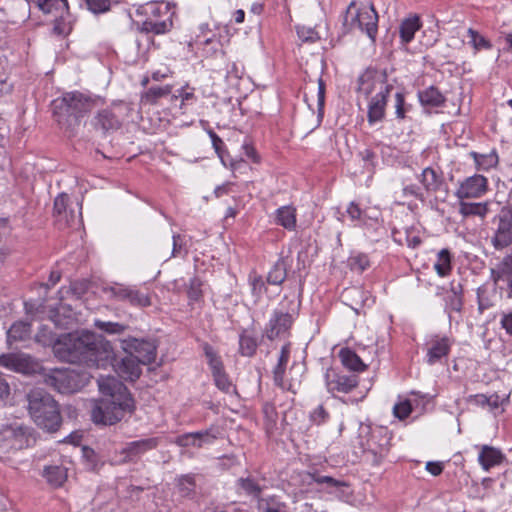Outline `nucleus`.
<instances>
[{
  "mask_svg": "<svg viewBox=\"0 0 512 512\" xmlns=\"http://www.w3.org/2000/svg\"><path fill=\"white\" fill-rule=\"evenodd\" d=\"M101 397L94 401L91 419L97 425H114L131 417L135 410V401L127 387L113 376L97 379Z\"/></svg>",
  "mask_w": 512,
  "mask_h": 512,
  "instance_id": "1",
  "label": "nucleus"
},
{
  "mask_svg": "<svg viewBox=\"0 0 512 512\" xmlns=\"http://www.w3.org/2000/svg\"><path fill=\"white\" fill-rule=\"evenodd\" d=\"M106 344L93 332L81 331L59 336L55 356L65 362L97 367L107 352Z\"/></svg>",
  "mask_w": 512,
  "mask_h": 512,
  "instance_id": "2",
  "label": "nucleus"
},
{
  "mask_svg": "<svg viewBox=\"0 0 512 512\" xmlns=\"http://www.w3.org/2000/svg\"><path fill=\"white\" fill-rule=\"evenodd\" d=\"M104 101L99 96L72 91L64 93L53 102L54 114L59 125L67 129L79 123V119Z\"/></svg>",
  "mask_w": 512,
  "mask_h": 512,
  "instance_id": "3",
  "label": "nucleus"
},
{
  "mask_svg": "<svg viewBox=\"0 0 512 512\" xmlns=\"http://www.w3.org/2000/svg\"><path fill=\"white\" fill-rule=\"evenodd\" d=\"M27 400L29 414L38 427L48 432H56L60 428L59 405L49 393L35 388L27 394Z\"/></svg>",
  "mask_w": 512,
  "mask_h": 512,
  "instance_id": "4",
  "label": "nucleus"
},
{
  "mask_svg": "<svg viewBox=\"0 0 512 512\" xmlns=\"http://www.w3.org/2000/svg\"><path fill=\"white\" fill-rule=\"evenodd\" d=\"M377 86H379V92L371 98L368 105V122L370 124L384 119L387 98L393 90V86L385 84L381 80H373L370 75H362L359 78L358 90L366 96L377 88Z\"/></svg>",
  "mask_w": 512,
  "mask_h": 512,
  "instance_id": "5",
  "label": "nucleus"
},
{
  "mask_svg": "<svg viewBox=\"0 0 512 512\" xmlns=\"http://www.w3.org/2000/svg\"><path fill=\"white\" fill-rule=\"evenodd\" d=\"M378 14L373 5L356 8L352 1L346 9L343 27L346 32L359 29L374 41L377 35Z\"/></svg>",
  "mask_w": 512,
  "mask_h": 512,
  "instance_id": "6",
  "label": "nucleus"
},
{
  "mask_svg": "<svg viewBox=\"0 0 512 512\" xmlns=\"http://www.w3.org/2000/svg\"><path fill=\"white\" fill-rule=\"evenodd\" d=\"M128 107L122 102L113 103L109 107L99 110L91 120V124L96 131L106 135L121 129L125 112Z\"/></svg>",
  "mask_w": 512,
  "mask_h": 512,
  "instance_id": "7",
  "label": "nucleus"
},
{
  "mask_svg": "<svg viewBox=\"0 0 512 512\" xmlns=\"http://www.w3.org/2000/svg\"><path fill=\"white\" fill-rule=\"evenodd\" d=\"M32 442L35 439L27 427L15 423L0 429V448L4 450H21L29 447Z\"/></svg>",
  "mask_w": 512,
  "mask_h": 512,
  "instance_id": "8",
  "label": "nucleus"
},
{
  "mask_svg": "<svg viewBox=\"0 0 512 512\" xmlns=\"http://www.w3.org/2000/svg\"><path fill=\"white\" fill-rule=\"evenodd\" d=\"M162 442L161 437H148L126 443L116 451L119 464L137 463L142 455L155 450Z\"/></svg>",
  "mask_w": 512,
  "mask_h": 512,
  "instance_id": "9",
  "label": "nucleus"
},
{
  "mask_svg": "<svg viewBox=\"0 0 512 512\" xmlns=\"http://www.w3.org/2000/svg\"><path fill=\"white\" fill-rule=\"evenodd\" d=\"M67 194H60L54 201V217L59 228L76 227L82 223L81 204L69 205Z\"/></svg>",
  "mask_w": 512,
  "mask_h": 512,
  "instance_id": "10",
  "label": "nucleus"
},
{
  "mask_svg": "<svg viewBox=\"0 0 512 512\" xmlns=\"http://www.w3.org/2000/svg\"><path fill=\"white\" fill-rule=\"evenodd\" d=\"M296 307L290 311L276 309L265 328V335L269 340L285 338L289 335L290 329L296 315Z\"/></svg>",
  "mask_w": 512,
  "mask_h": 512,
  "instance_id": "11",
  "label": "nucleus"
},
{
  "mask_svg": "<svg viewBox=\"0 0 512 512\" xmlns=\"http://www.w3.org/2000/svg\"><path fill=\"white\" fill-rule=\"evenodd\" d=\"M497 219V228L491 242L496 249L501 250L512 244V207H503Z\"/></svg>",
  "mask_w": 512,
  "mask_h": 512,
  "instance_id": "12",
  "label": "nucleus"
},
{
  "mask_svg": "<svg viewBox=\"0 0 512 512\" xmlns=\"http://www.w3.org/2000/svg\"><path fill=\"white\" fill-rule=\"evenodd\" d=\"M43 381L59 393H72L78 388L76 374L68 369H53L44 375Z\"/></svg>",
  "mask_w": 512,
  "mask_h": 512,
  "instance_id": "13",
  "label": "nucleus"
},
{
  "mask_svg": "<svg viewBox=\"0 0 512 512\" xmlns=\"http://www.w3.org/2000/svg\"><path fill=\"white\" fill-rule=\"evenodd\" d=\"M123 349L144 365L152 363L156 358V345L148 340L137 338L124 340Z\"/></svg>",
  "mask_w": 512,
  "mask_h": 512,
  "instance_id": "14",
  "label": "nucleus"
},
{
  "mask_svg": "<svg viewBox=\"0 0 512 512\" xmlns=\"http://www.w3.org/2000/svg\"><path fill=\"white\" fill-rule=\"evenodd\" d=\"M488 189L487 178L480 174H475L466 178L456 191L459 199L479 198L486 193Z\"/></svg>",
  "mask_w": 512,
  "mask_h": 512,
  "instance_id": "15",
  "label": "nucleus"
},
{
  "mask_svg": "<svg viewBox=\"0 0 512 512\" xmlns=\"http://www.w3.org/2000/svg\"><path fill=\"white\" fill-rule=\"evenodd\" d=\"M111 296L117 300H126L131 305L147 307L151 305L150 297L139 290L123 285H115L106 289Z\"/></svg>",
  "mask_w": 512,
  "mask_h": 512,
  "instance_id": "16",
  "label": "nucleus"
},
{
  "mask_svg": "<svg viewBox=\"0 0 512 512\" xmlns=\"http://www.w3.org/2000/svg\"><path fill=\"white\" fill-rule=\"evenodd\" d=\"M325 382L330 393H349L358 385L357 376L338 375L334 370H327Z\"/></svg>",
  "mask_w": 512,
  "mask_h": 512,
  "instance_id": "17",
  "label": "nucleus"
},
{
  "mask_svg": "<svg viewBox=\"0 0 512 512\" xmlns=\"http://www.w3.org/2000/svg\"><path fill=\"white\" fill-rule=\"evenodd\" d=\"M158 254L162 259L166 261L175 257H185L188 254L186 248V242L184 236L180 234H174L172 237V249L170 251L169 242L160 245Z\"/></svg>",
  "mask_w": 512,
  "mask_h": 512,
  "instance_id": "18",
  "label": "nucleus"
},
{
  "mask_svg": "<svg viewBox=\"0 0 512 512\" xmlns=\"http://www.w3.org/2000/svg\"><path fill=\"white\" fill-rule=\"evenodd\" d=\"M217 436L211 430L186 433L176 438L175 443L181 447H201L204 443H212Z\"/></svg>",
  "mask_w": 512,
  "mask_h": 512,
  "instance_id": "19",
  "label": "nucleus"
},
{
  "mask_svg": "<svg viewBox=\"0 0 512 512\" xmlns=\"http://www.w3.org/2000/svg\"><path fill=\"white\" fill-rule=\"evenodd\" d=\"M491 278L494 283H498L500 280L505 281L512 292V250L495 268L491 269Z\"/></svg>",
  "mask_w": 512,
  "mask_h": 512,
  "instance_id": "20",
  "label": "nucleus"
},
{
  "mask_svg": "<svg viewBox=\"0 0 512 512\" xmlns=\"http://www.w3.org/2000/svg\"><path fill=\"white\" fill-rule=\"evenodd\" d=\"M30 3L38 7L44 14H50L55 19L63 18L67 13V0H29Z\"/></svg>",
  "mask_w": 512,
  "mask_h": 512,
  "instance_id": "21",
  "label": "nucleus"
},
{
  "mask_svg": "<svg viewBox=\"0 0 512 512\" xmlns=\"http://www.w3.org/2000/svg\"><path fill=\"white\" fill-rule=\"evenodd\" d=\"M504 458V454L499 449L483 445L478 456V461L482 468L488 471L491 467L501 464Z\"/></svg>",
  "mask_w": 512,
  "mask_h": 512,
  "instance_id": "22",
  "label": "nucleus"
},
{
  "mask_svg": "<svg viewBox=\"0 0 512 512\" xmlns=\"http://www.w3.org/2000/svg\"><path fill=\"white\" fill-rule=\"evenodd\" d=\"M140 364H142L140 361L128 354V356L123 358L118 364L117 372L122 378L134 381L138 379L141 374Z\"/></svg>",
  "mask_w": 512,
  "mask_h": 512,
  "instance_id": "23",
  "label": "nucleus"
},
{
  "mask_svg": "<svg viewBox=\"0 0 512 512\" xmlns=\"http://www.w3.org/2000/svg\"><path fill=\"white\" fill-rule=\"evenodd\" d=\"M450 341L447 337L436 338L431 341V346L427 352V362L430 365L440 361L443 357H446L450 352Z\"/></svg>",
  "mask_w": 512,
  "mask_h": 512,
  "instance_id": "24",
  "label": "nucleus"
},
{
  "mask_svg": "<svg viewBox=\"0 0 512 512\" xmlns=\"http://www.w3.org/2000/svg\"><path fill=\"white\" fill-rule=\"evenodd\" d=\"M418 98L422 106L431 108L441 107L446 101V97L435 86L419 91Z\"/></svg>",
  "mask_w": 512,
  "mask_h": 512,
  "instance_id": "25",
  "label": "nucleus"
},
{
  "mask_svg": "<svg viewBox=\"0 0 512 512\" xmlns=\"http://www.w3.org/2000/svg\"><path fill=\"white\" fill-rule=\"evenodd\" d=\"M421 28V22L418 15L405 18L399 27L400 38L403 43H409L414 38L415 32Z\"/></svg>",
  "mask_w": 512,
  "mask_h": 512,
  "instance_id": "26",
  "label": "nucleus"
},
{
  "mask_svg": "<svg viewBox=\"0 0 512 512\" xmlns=\"http://www.w3.org/2000/svg\"><path fill=\"white\" fill-rule=\"evenodd\" d=\"M172 26L171 19L166 16L164 19H154L147 17V19L141 25V31L153 34H163L170 30Z\"/></svg>",
  "mask_w": 512,
  "mask_h": 512,
  "instance_id": "27",
  "label": "nucleus"
},
{
  "mask_svg": "<svg viewBox=\"0 0 512 512\" xmlns=\"http://www.w3.org/2000/svg\"><path fill=\"white\" fill-rule=\"evenodd\" d=\"M277 224L285 229L292 230L296 226V209L292 206H283L276 213Z\"/></svg>",
  "mask_w": 512,
  "mask_h": 512,
  "instance_id": "28",
  "label": "nucleus"
},
{
  "mask_svg": "<svg viewBox=\"0 0 512 512\" xmlns=\"http://www.w3.org/2000/svg\"><path fill=\"white\" fill-rule=\"evenodd\" d=\"M43 476L54 487H60L67 479V471L62 466H47Z\"/></svg>",
  "mask_w": 512,
  "mask_h": 512,
  "instance_id": "29",
  "label": "nucleus"
},
{
  "mask_svg": "<svg viewBox=\"0 0 512 512\" xmlns=\"http://www.w3.org/2000/svg\"><path fill=\"white\" fill-rule=\"evenodd\" d=\"M237 486L246 495L251 496L259 501L261 498L262 487L251 476L241 477L237 480Z\"/></svg>",
  "mask_w": 512,
  "mask_h": 512,
  "instance_id": "30",
  "label": "nucleus"
},
{
  "mask_svg": "<svg viewBox=\"0 0 512 512\" xmlns=\"http://www.w3.org/2000/svg\"><path fill=\"white\" fill-rule=\"evenodd\" d=\"M31 333V324L27 321H17L8 330V341H22L27 339Z\"/></svg>",
  "mask_w": 512,
  "mask_h": 512,
  "instance_id": "31",
  "label": "nucleus"
},
{
  "mask_svg": "<svg viewBox=\"0 0 512 512\" xmlns=\"http://www.w3.org/2000/svg\"><path fill=\"white\" fill-rule=\"evenodd\" d=\"M340 358L343 365L350 370L360 372L366 369V365L361 358L352 350L342 349L340 351Z\"/></svg>",
  "mask_w": 512,
  "mask_h": 512,
  "instance_id": "32",
  "label": "nucleus"
},
{
  "mask_svg": "<svg viewBox=\"0 0 512 512\" xmlns=\"http://www.w3.org/2000/svg\"><path fill=\"white\" fill-rule=\"evenodd\" d=\"M452 256L448 249H442L437 254V261L434 264V269L440 277H446L452 270Z\"/></svg>",
  "mask_w": 512,
  "mask_h": 512,
  "instance_id": "33",
  "label": "nucleus"
},
{
  "mask_svg": "<svg viewBox=\"0 0 512 512\" xmlns=\"http://www.w3.org/2000/svg\"><path fill=\"white\" fill-rule=\"evenodd\" d=\"M421 182L428 192L437 191L441 184V176L433 168H425L421 174Z\"/></svg>",
  "mask_w": 512,
  "mask_h": 512,
  "instance_id": "34",
  "label": "nucleus"
},
{
  "mask_svg": "<svg viewBox=\"0 0 512 512\" xmlns=\"http://www.w3.org/2000/svg\"><path fill=\"white\" fill-rule=\"evenodd\" d=\"M171 93V86H152L142 96L141 103L154 105L157 101Z\"/></svg>",
  "mask_w": 512,
  "mask_h": 512,
  "instance_id": "35",
  "label": "nucleus"
},
{
  "mask_svg": "<svg viewBox=\"0 0 512 512\" xmlns=\"http://www.w3.org/2000/svg\"><path fill=\"white\" fill-rule=\"evenodd\" d=\"M287 276V267L283 259H279L267 275V282L272 285H280Z\"/></svg>",
  "mask_w": 512,
  "mask_h": 512,
  "instance_id": "36",
  "label": "nucleus"
},
{
  "mask_svg": "<svg viewBox=\"0 0 512 512\" xmlns=\"http://www.w3.org/2000/svg\"><path fill=\"white\" fill-rule=\"evenodd\" d=\"M145 14L148 17H152L154 19H164L168 16V19H171V11L166 3H148L145 8Z\"/></svg>",
  "mask_w": 512,
  "mask_h": 512,
  "instance_id": "37",
  "label": "nucleus"
},
{
  "mask_svg": "<svg viewBox=\"0 0 512 512\" xmlns=\"http://www.w3.org/2000/svg\"><path fill=\"white\" fill-rule=\"evenodd\" d=\"M470 155L473 157L478 169L487 170L496 166L498 163V155L495 151H491L487 154L471 152Z\"/></svg>",
  "mask_w": 512,
  "mask_h": 512,
  "instance_id": "38",
  "label": "nucleus"
},
{
  "mask_svg": "<svg viewBox=\"0 0 512 512\" xmlns=\"http://www.w3.org/2000/svg\"><path fill=\"white\" fill-rule=\"evenodd\" d=\"M460 213L463 216L484 217L488 213V203H466L460 204Z\"/></svg>",
  "mask_w": 512,
  "mask_h": 512,
  "instance_id": "39",
  "label": "nucleus"
},
{
  "mask_svg": "<svg viewBox=\"0 0 512 512\" xmlns=\"http://www.w3.org/2000/svg\"><path fill=\"white\" fill-rule=\"evenodd\" d=\"M35 340L43 346H52L55 352V344L58 342L59 337H57L48 326L43 325L36 333Z\"/></svg>",
  "mask_w": 512,
  "mask_h": 512,
  "instance_id": "40",
  "label": "nucleus"
},
{
  "mask_svg": "<svg viewBox=\"0 0 512 512\" xmlns=\"http://www.w3.org/2000/svg\"><path fill=\"white\" fill-rule=\"evenodd\" d=\"M258 347L256 338L246 333L241 334L239 339V351L241 355L251 357L255 354Z\"/></svg>",
  "mask_w": 512,
  "mask_h": 512,
  "instance_id": "41",
  "label": "nucleus"
},
{
  "mask_svg": "<svg viewBox=\"0 0 512 512\" xmlns=\"http://www.w3.org/2000/svg\"><path fill=\"white\" fill-rule=\"evenodd\" d=\"M65 311V306H61L51 315V320L54 322L56 327L69 328L75 322V317L71 314L66 315Z\"/></svg>",
  "mask_w": 512,
  "mask_h": 512,
  "instance_id": "42",
  "label": "nucleus"
},
{
  "mask_svg": "<svg viewBox=\"0 0 512 512\" xmlns=\"http://www.w3.org/2000/svg\"><path fill=\"white\" fill-rule=\"evenodd\" d=\"M205 355L208 358V362L210 365V368L212 370V374H218L220 372L224 371L223 363L220 359V357L214 352L211 346L206 345L205 348Z\"/></svg>",
  "mask_w": 512,
  "mask_h": 512,
  "instance_id": "43",
  "label": "nucleus"
},
{
  "mask_svg": "<svg viewBox=\"0 0 512 512\" xmlns=\"http://www.w3.org/2000/svg\"><path fill=\"white\" fill-rule=\"evenodd\" d=\"M469 37H470V43L474 47L475 50H481V49H490L492 47V44L489 40H487L484 36L480 35L476 30L473 28H469L467 31Z\"/></svg>",
  "mask_w": 512,
  "mask_h": 512,
  "instance_id": "44",
  "label": "nucleus"
},
{
  "mask_svg": "<svg viewBox=\"0 0 512 512\" xmlns=\"http://www.w3.org/2000/svg\"><path fill=\"white\" fill-rule=\"evenodd\" d=\"M95 327L99 330L104 331L108 334H121L123 333L127 326L117 323V322H105L101 320L95 321Z\"/></svg>",
  "mask_w": 512,
  "mask_h": 512,
  "instance_id": "45",
  "label": "nucleus"
},
{
  "mask_svg": "<svg viewBox=\"0 0 512 512\" xmlns=\"http://www.w3.org/2000/svg\"><path fill=\"white\" fill-rule=\"evenodd\" d=\"M196 484L195 480L192 476L186 475L182 476L178 480V489L182 496L189 497L194 493Z\"/></svg>",
  "mask_w": 512,
  "mask_h": 512,
  "instance_id": "46",
  "label": "nucleus"
},
{
  "mask_svg": "<svg viewBox=\"0 0 512 512\" xmlns=\"http://www.w3.org/2000/svg\"><path fill=\"white\" fill-rule=\"evenodd\" d=\"M251 292L254 298V303H257L262 294L266 291L263 278L258 275L250 276Z\"/></svg>",
  "mask_w": 512,
  "mask_h": 512,
  "instance_id": "47",
  "label": "nucleus"
},
{
  "mask_svg": "<svg viewBox=\"0 0 512 512\" xmlns=\"http://www.w3.org/2000/svg\"><path fill=\"white\" fill-rule=\"evenodd\" d=\"M263 413L266 420V429L272 430L277 423L278 414L273 404L265 403L263 406Z\"/></svg>",
  "mask_w": 512,
  "mask_h": 512,
  "instance_id": "48",
  "label": "nucleus"
},
{
  "mask_svg": "<svg viewBox=\"0 0 512 512\" xmlns=\"http://www.w3.org/2000/svg\"><path fill=\"white\" fill-rule=\"evenodd\" d=\"M112 2H119V0H86L89 10L95 14L108 11Z\"/></svg>",
  "mask_w": 512,
  "mask_h": 512,
  "instance_id": "49",
  "label": "nucleus"
},
{
  "mask_svg": "<svg viewBox=\"0 0 512 512\" xmlns=\"http://www.w3.org/2000/svg\"><path fill=\"white\" fill-rule=\"evenodd\" d=\"M286 366L287 365H282V364L277 363L276 367L273 370L274 383L282 389H287V390H290L293 393H295V391L293 390L292 384H289L288 386H286V384L284 382V374H285Z\"/></svg>",
  "mask_w": 512,
  "mask_h": 512,
  "instance_id": "50",
  "label": "nucleus"
},
{
  "mask_svg": "<svg viewBox=\"0 0 512 512\" xmlns=\"http://www.w3.org/2000/svg\"><path fill=\"white\" fill-rule=\"evenodd\" d=\"M463 308V297L455 296V295H447L445 309L449 314V318L451 319V312L460 313Z\"/></svg>",
  "mask_w": 512,
  "mask_h": 512,
  "instance_id": "51",
  "label": "nucleus"
},
{
  "mask_svg": "<svg viewBox=\"0 0 512 512\" xmlns=\"http://www.w3.org/2000/svg\"><path fill=\"white\" fill-rule=\"evenodd\" d=\"M202 282L199 278L194 277L190 280L187 296L190 301H199L202 297Z\"/></svg>",
  "mask_w": 512,
  "mask_h": 512,
  "instance_id": "52",
  "label": "nucleus"
},
{
  "mask_svg": "<svg viewBox=\"0 0 512 512\" xmlns=\"http://www.w3.org/2000/svg\"><path fill=\"white\" fill-rule=\"evenodd\" d=\"M370 262L366 255L358 254L349 259V265L352 270L363 272L368 266Z\"/></svg>",
  "mask_w": 512,
  "mask_h": 512,
  "instance_id": "53",
  "label": "nucleus"
},
{
  "mask_svg": "<svg viewBox=\"0 0 512 512\" xmlns=\"http://www.w3.org/2000/svg\"><path fill=\"white\" fill-rule=\"evenodd\" d=\"M311 478H312L313 482H315L317 484H326L329 487L338 488V487L347 485L345 482L334 479L333 477H330V476L312 474Z\"/></svg>",
  "mask_w": 512,
  "mask_h": 512,
  "instance_id": "54",
  "label": "nucleus"
},
{
  "mask_svg": "<svg viewBox=\"0 0 512 512\" xmlns=\"http://www.w3.org/2000/svg\"><path fill=\"white\" fill-rule=\"evenodd\" d=\"M477 300L478 310L480 311V313H483L485 310L493 306L492 301L487 295V290L484 287H479L477 289Z\"/></svg>",
  "mask_w": 512,
  "mask_h": 512,
  "instance_id": "55",
  "label": "nucleus"
},
{
  "mask_svg": "<svg viewBox=\"0 0 512 512\" xmlns=\"http://www.w3.org/2000/svg\"><path fill=\"white\" fill-rule=\"evenodd\" d=\"M395 417L403 420L412 412L411 404L408 400L395 404L393 407Z\"/></svg>",
  "mask_w": 512,
  "mask_h": 512,
  "instance_id": "56",
  "label": "nucleus"
},
{
  "mask_svg": "<svg viewBox=\"0 0 512 512\" xmlns=\"http://www.w3.org/2000/svg\"><path fill=\"white\" fill-rule=\"evenodd\" d=\"M213 377H214L216 386L220 390L228 392L231 389L232 383L230 382L228 376L226 375V373L224 371L213 375Z\"/></svg>",
  "mask_w": 512,
  "mask_h": 512,
  "instance_id": "57",
  "label": "nucleus"
},
{
  "mask_svg": "<svg viewBox=\"0 0 512 512\" xmlns=\"http://www.w3.org/2000/svg\"><path fill=\"white\" fill-rule=\"evenodd\" d=\"M317 105L318 115L323 116L324 104H325V83L322 78L318 79V94H317Z\"/></svg>",
  "mask_w": 512,
  "mask_h": 512,
  "instance_id": "58",
  "label": "nucleus"
},
{
  "mask_svg": "<svg viewBox=\"0 0 512 512\" xmlns=\"http://www.w3.org/2000/svg\"><path fill=\"white\" fill-rule=\"evenodd\" d=\"M404 94L401 92H397L395 94V109H396V116L399 119H403L405 117V109H404Z\"/></svg>",
  "mask_w": 512,
  "mask_h": 512,
  "instance_id": "59",
  "label": "nucleus"
},
{
  "mask_svg": "<svg viewBox=\"0 0 512 512\" xmlns=\"http://www.w3.org/2000/svg\"><path fill=\"white\" fill-rule=\"evenodd\" d=\"M328 413L323 406H318L310 415L311 420L319 425L326 420Z\"/></svg>",
  "mask_w": 512,
  "mask_h": 512,
  "instance_id": "60",
  "label": "nucleus"
},
{
  "mask_svg": "<svg viewBox=\"0 0 512 512\" xmlns=\"http://www.w3.org/2000/svg\"><path fill=\"white\" fill-rule=\"evenodd\" d=\"M275 497H269L267 499H259L258 501V509L261 512H279L278 509L271 507L270 505L274 503Z\"/></svg>",
  "mask_w": 512,
  "mask_h": 512,
  "instance_id": "61",
  "label": "nucleus"
},
{
  "mask_svg": "<svg viewBox=\"0 0 512 512\" xmlns=\"http://www.w3.org/2000/svg\"><path fill=\"white\" fill-rule=\"evenodd\" d=\"M500 324L506 333L512 336V311L502 314Z\"/></svg>",
  "mask_w": 512,
  "mask_h": 512,
  "instance_id": "62",
  "label": "nucleus"
},
{
  "mask_svg": "<svg viewBox=\"0 0 512 512\" xmlns=\"http://www.w3.org/2000/svg\"><path fill=\"white\" fill-rule=\"evenodd\" d=\"M83 455L87 459V461L89 462L90 467L92 469H97V467H98V459H97V455L94 452V450L91 449V448L85 447L83 449Z\"/></svg>",
  "mask_w": 512,
  "mask_h": 512,
  "instance_id": "63",
  "label": "nucleus"
},
{
  "mask_svg": "<svg viewBox=\"0 0 512 512\" xmlns=\"http://www.w3.org/2000/svg\"><path fill=\"white\" fill-rule=\"evenodd\" d=\"M298 36L303 39L304 41H315L317 39V33L312 30L308 29L305 30L304 28L298 29Z\"/></svg>",
  "mask_w": 512,
  "mask_h": 512,
  "instance_id": "64",
  "label": "nucleus"
}]
</instances>
